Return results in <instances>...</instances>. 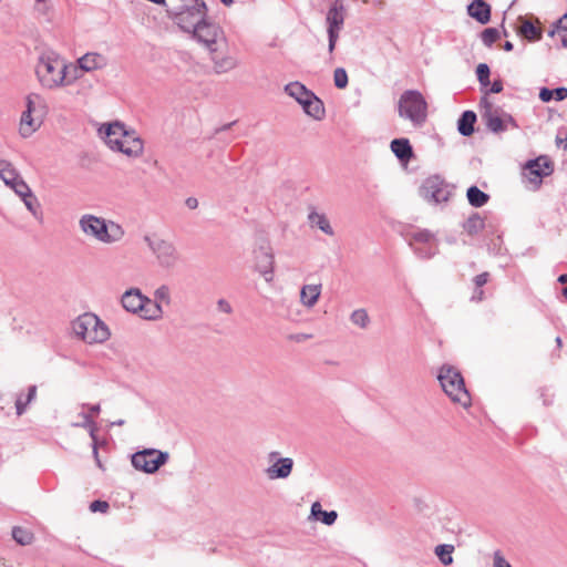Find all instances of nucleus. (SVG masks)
Listing matches in <instances>:
<instances>
[{"instance_id": "nucleus-39", "label": "nucleus", "mask_w": 567, "mask_h": 567, "mask_svg": "<svg viewBox=\"0 0 567 567\" xmlns=\"http://www.w3.org/2000/svg\"><path fill=\"white\" fill-rule=\"evenodd\" d=\"M12 537L20 545H29L33 539L32 533L22 527H14L12 529Z\"/></svg>"}, {"instance_id": "nucleus-21", "label": "nucleus", "mask_w": 567, "mask_h": 567, "mask_svg": "<svg viewBox=\"0 0 567 567\" xmlns=\"http://www.w3.org/2000/svg\"><path fill=\"white\" fill-rule=\"evenodd\" d=\"M467 14L481 24L491 20V6L485 0H473L467 6Z\"/></svg>"}, {"instance_id": "nucleus-58", "label": "nucleus", "mask_w": 567, "mask_h": 567, "mask_svg": "<svg viewBox=\"0 0 567 567\" xmlns=\"http://www.w3.org/2000/svg\"><path fill=\"white\" fill-rule=\"evenodd\" d=\"M484 297V291L477 288L472 297L473 300L481 301Z\"/></svg>"}, {"instance_id": "nucleus-37", "label": "nucleus", "mask_w": 567, "mask_h": 567, "mask_svg": "<svg viewBox=\"0 0 567 567\" xmlns=\"http://www.w3.org/2000/svg\"><path fill=\"white\" fill-rule=\"evenodd\" d=\"M79 415H80V417L84 419V422L73 423V426H81V427L89 430V433L93 441V444H96V434L95 433H96L97 427H96L95 422L93 421V417L90 414H86L84 412L80 413Z\"/></svg>"}, {"instance_id": "nucleus-26", "label": "nucleus", "mask_w": 567, "mask_h": 567, "mask_svg": "<svg viewBox=\"0 0 567 567\" xmlns=\"http://www.w3.org/2000/svg\"><path fill=\"white\" fill-rule=\"evenodd\" d=\"M285 92L293 97L299 104L302 105L303 101L308 100L312 92L309 91L303 84L300 82H291L285 86Z\"/></svg>"}, {"instance_id": "nucleus-45", "label": "nucleus", "mask_w": 567, "mask_h": 567, "mask_svg": "<svg viewBox=\"0 0 567 567\" xmlns=\"http://www.w3.org/2000/svg\"><path fill=\"white\" fill-rule=\"evenodd\" d=\"M476 75H477V80L478 82L486 86L489 84V68L487 64L485 63H481L477 65V69H476Z\"/></svg>"}, {"instance_id": "nucleus-54", "label": "nucleus", "mask_w": 567, "mask_h": 567, "mask_svg": "<svg viewBox=\"0 0 567 567\" xmlns=\"http://www.w3.org/2000/svg\"><path fill=\"white\" fill-rule=\"evenodd\" d=\"M556 28L559 30L567 31V13L564 14L557 22Z\"/></svg>"}, {"instance_id": "nucleus-29", "label": "nucleus", "mask_w": 567, "mask_h": 567, "mask_svg": "<svg viewBox=\"0 0 567 567\" xmlns=\"http://www.w3.org/2000/svg\"><path fill=\"white\" fill-rule=\"evenodd\" d=\"M476 122V114L472 111H465L458 122L457 130L463 136H471L474 132V124Z\"/></svg>"}, {"instance_id": "nucleus-4", "label": "nucleus", "mask_w": 567, "mask_h": 567, "mask_svg": "<svg viewBox=\"0 0 567 567\" xmlns=\"http://www.w3.org/2000/svg\"><path fill=\"white\" fill-rule=\"evenodd\" d=\"M24 101L25 110L21 113L18 132L22 138H29L41 127L47 104L39 93L28 94Z\"/></svg>"}, {"instance_id": "nucleus-59", "label": "nucleus", "mask_w": 567, "mask_h": 567, "mask_svg": "<svg viewBox=\"0 0 567 567\" xmlns=\"http://www.w3.org/2000/svg\"><path fill=\"white\" fill-rule=\"evenodd\" d=\"M93 455H94V457H95V460H96L97 465L101 467V462H100V460H99V452H97V446H96V444H93Z\"/></svg>"}, {"instance_id": "nucleus-60", "label": "nucleus", "mask_w": 567, "mask_h": 567, "mask_svg": "<svg viewBox=\"0 0 567 567\" xmlns=\"http://www.w3.org/2000/svg\"><path fill=\"white\" fill-rule=\"evenodd\" d=\"M503 49L505 51H512L513 50V43L511 41H506L503 45Z\"/></svg>"}, {"instance_id": "nucleus-49", "label": "nucleus", "mask_w": 567, "mask_h": 567, "mask_svg": "<svg viewBox=\"0 0 567 567\" xmlns=\"http://www.w3.org/2000/svg\"><path fill=\"white\" fill-rule=\"evenodd\" d=\"M488 278H489L488 272H482V274L475 276L474 284H475L476 288L483 287L488 281Z\"/></svg>"}, {"instance_id": "nucleus-38", "label": "nucleus", "mask_w": 567, "mask_h": 567, "mask_svg": "<svg viewBox=\"0 0 567 567\" xmlns=\"http://www.w3.org/2000/svg\"><path fill=\"white\" fill-rule=\"evenodd\" d=\"M152 302L157 303L162 309L163 305L169 306L171 305V290L167 286L163 285L158 287L154 292V299Z\"/></svg>"}, {"instance_id": "nucleus-7", "label": "nucleus", "mask_w": 567, "mask_h": 567, "mask_svg": "<svg viewBox=\"0 0 567 567\" xmlns=\"http://www.w3.org/2000/svg\"><path fill=\"white\" fill-rule=\"evenodd\" d=\"M143 240L161 268L171 270L179 264L181 255L173 241L161 238L155 234L145 235Z\"/></svg>"}, {"instance_id": "nucleus-31", "label": "nucleus", "mask_w": 567, "mask_h": 567, "mask_svg": "<svg viewBox=\"0 0 567 567\" xmlns=\"http://www.w3.org/2000/svg\"><path fill=\"white\" fill-rule=\"evenodd\" d=\"M420 245H436V240L434 235L426 230H416L412 233L411 239H410V246L415 247Z\"/></svg>"}, {"instance_id": "nucleus-56", "label": "nucleus", "mask_w": 567, "mask_h": 567, "mask_svg": "<svg viewBox=\"0 0 567 567\" xmlns=\"http://www.w3.org/2000/svg\"><path fill=\"white\" fill-rule=\"evenodd\" d=\"M185 205L189 208V209H196L198 207V200L197 198L195 197H188L186 200H185Z\"/></svg>"}, {"instance_id": "nucleus-28", "label": "nucleus", "mask_w": 567, "mask_h": 567, "mask_svg": "<svg viewBox=\"0 0 567 567\" xmlns=\"http://www.w3.org/2000/svg\"><path fill=\"white\" fill-rule=\"evenodd\" d=\"M20 177V174L16 166L8 159H0V179L9 186L16 179Z\"/></svg>"}, {"instance_id": "nucleus-22", "label": "nucleus", "mask_w": 567, "mask_h": 567, "mask_svg": "<svg viewBox=\"0 0 567 567\" xmlns=\"http://www.w3.org/2000/svg\"><path fill=\"white\" fill-rule=\"evenodd\" d=\"M321 295V285H305L300 290V302L308 309L316 306Z\"/></svg>"}, {"instance_id": "nucleus-47", "label": "nucleus", "mask_w": 567, "mask_h": 567, "mask_svg": "<svg viewBox=\"0 0 567 567\" xmlns=\"http://www.w3.org/2000/svg\"><path fill=\"white\" fill-rule=\"evenodd\" d=\"M493 567H513L501 550L493 553Z\"/></svg>"}, {"instance_id": "nucleus-46", "label": "nucleus", "mask_w": 567, "mask_h": 567, "mask_svg": "<svg viewBox=\"0 0 567 567\" xmlns=\"http://www.w3.org/2000/svg\"><path fill=\"white\" fill-rule=\"evenodd\" d=\"M33 10L40 16H48L51 10L50 0H34Z\"/></svg>"}, {"instance_id": "nucleus-23", "label": "nucleus", "mask_w": 567, "mask_h": 567, "mask_svg": "<svg viewBox=\"0 0 567 567\" xmlns=\"http://www.w3.org/2000/svg\"><path fill=\"white\" fill-rule=\"evenodd\" d=\"M338 514L336 511L326 512L322 509L320 502H315L311 505L309 519L320 520L323 524L330 526L336 523Z\"/></svg>"}, {"instance_id": "nucleus-51", "label": "nucleus", "mask_w": 567, "mask_h": 567, "mask_svg": "<svg viewBox=\"0 0 567 567\" xmlns=\"http://www.w3.org/2000/svg\"><path fill=\"white\" fill-rule=\"evenodd\" d=\"M554 92V99L556 101H563V100H566L567 99V89L566 87H557L555 90H553Z\"/></svg>"}, {"instance_id": "nucleus-50", "label": "nucleus", "mask_w": 567, "mask_h": 567, "mask_svg": "<svg viewBox=\"0 0 567 567\" xmlns=\"http://www.w3.org/2000/svg\"><path fill=\"white\" fill-rule=\"evenodd\" d=\"M217 308L219 311L224 313H230L233 311V308L230 303L225 299H219L217 302Z\"/></svg>"}, {"instance_id": "nucleus-9", "label": "nucleus", "mask_w": 567, "mask_h": 567, "mask_svg": "<svg viewBox=\"0 0 567 567\" xmlns=\"http://www.w3.org/2000/svg\"><path fill=\"white\" fill-rule=\"evenodd\" d=\"M123 308L132 313H137L146 320H157L163 316V309L152 299L142 295L137 288L125 291L122 296Z\"/></svg>"}, {"instance_id": "nucleus-25", "label": "nucleus", "mask_w": 567, "mask_h": 567, "mask_svg": "<svg viewBox=\"0 0 567 567\" xmlns=\"http://www.w3.org/2000/svg\"><path fill=\"white\" fill-rule=\"evenodd\" d=\"M302 109L309 116L316 120H321L324 115L323 103L313 93L308 100L303 101Z\"/></svg>"}, {"instance_id": "nucleus-36", "label": "nucleus", "mask_w": 567, "mask_h": 567, "mask_svg": "<svg viewBox=\"0 0 567 567\" xmlns=\"http://www.w3.org/2000/svg\"><path fill=\"white\" fill-rule=\"evenodd\" d=\"M435 555L439 557L440 561L444 565V566H449L453 563V551H454V546L453 545H447V544H443V545H437L435 547Z\"/></svg>"}, {"instance_id": "nucleus-15", "label": "nucleus", "mask_w": 567, "mask_h": 567, "mask_svg": "<svg viewBox=\"0 0 567 567\" xmlns=\"http://www.w3.org/2000/svg\"><path fill=\"white\" fill-rule=\"evenodd\" d=\"M344 7L340 0H336L332 6L330 7L328 13H327V24H328V38H329V52L332 53L336 43L339 38V32L341 31L343 23H344Z\"/></svg>"}, {"instance_id": "nucleus-34", "label": "nucleus", "mask_w": 567, "mask_h": 567, "mask_svg": "<svg viewBox=\"0 0 567 567\" xmlns=\"http://www.w3.org/2000/svg\"><path fill=\"white\" fill-rule=\"evenodd\" d=\"M463 227L468 235H475L484 228V219L475 213L466 219Z\"/></svg>"}, {"instance_id": "nucleus-35", "label": "nucleus", "mask_w": 567, "mask_h": 567, "mask_svg": "<svg viewBox=\"0 0 567 567\" xmlns=\"http://www.w3.org/2000/svg\"><path fill=\"white\" fill-rule=\"evenodd\" d=\"M519 33L529 41L539 40L542 38V31L528 20L523 21Z\"/></svg>"}, {"instance_id": "nucleus-52", "label": "nucleus", "mask_w": 567, "mask_h": 567, "mask_svg": "<svg viewBox=\"0 0 567 567\" xmlns=\"http://www.w3.org/2000/svg\"><path fill=\"white\" fill-rule=\"evenodd\" d=\"M539 99L543 101V102H549L551 99H554V92L553 90H549V89H542L540 92H539Z\"/></svg>"}, {"instance_id": "nucleus-33", "label": "nucleus", "mask_w": 567, "mask_h": 567, "mask_svg": "<svg viewBox=\"0 0 567 567\" xmlns=\"http://www.w3.org/2000/svg\"><path fill=\"white\" fill-rule=\"evenodd\" d=\"M35 395H37V386L31 385L28 389V394L25 395V398H23L22 395H19L17 398L16 409H17L18 415H22L24 413V411L27 410V406L35 399Z\"/></svg>"}, {"instance_id": "nucleus-12", "label": "nucleus", "mask_w": 567, "mask_h": 567, "mask_svg": "<svg viewBox=\"0 0 567 567\" xmlns=\"http://www.w3.org/2000/svg\"><path fill=\"white\" fill-rule=\"evenodd\" d=\"M190 38L200 48H203L204 51H207L208 49L219 44L227 39L223 28L215 22L208 21L207 19H205L202 24L194 30V32L190 34Z\"/></svg>"}, {"instance_id": "nucleus-30", "label": "nucleus", "mask_w": 567, "mask_h": 567, "mask_svg": "<svg viewBox=\"0 0 567 567\" xmlns=\"http://www.w3.org/2000/svg\"><path fill=\"white\" fill-rule=\"evenodd\" d=\"M349 319L353 326H355L362 330H367L371 324V318L368 313V310L364 308H358V309L353 310L350 313Z\"/></svg>"}, {"instance_id": "nucleus-14", "label": "nucleus", "mask_w": 567, "mask_h": 567, "mask_svg": "<svg viewBox=\"0 0 567 567\" xmlns=\"http://www.w3.org/2000/svg\"><path fill=\"white\" fill-rule=\"evenodd\" d=\"M168 454L157 450H144L132 456V464L136 470L154 473L166 463Z\"/></svg>"}, {"instance_id": "nucleus-6", "label": "nucleus", "mask_w": 567, "mask_h": 567, "mask_svg": "<svg viewBox=\"0 0 567 567\" xmlns=\"http://www.w3.org/2000/svg\"><path fill=\"white\" fill-rule=\"evenodd\" d=\"M73 332L84 342L102 343L110 337L107 326L95 315L84 313L72 322Z\"/></svg>"}, {"instance_id": "nucleus-43", "label": "nucleus", "mask_w": 567, "mask_h": 567, "mask_svg": "<svg viewBox=\"0 0 567 567\" xmlns=\"http://www.w3.org/2000/svg\"><path fill=\"white\" fill-rule=\"evenodd\" d=\"M412 248L414 252L423 259H429L437 252V245H420Z\"/></svg>"}, {"instance_id": "nucleus-32", "label": "nucleus", "mask_w": 567, "mask_h": 567, "mask_svg": "<svg viewBox=\"0 0 567 567\" xmlns=\"http://www.w3.org/2000/svg\"><path fill=\"white\" fill-rule=\"evenodd\" d=\"M466 196H467V200L468 203L473 206V207H482L484 206L488 199H489V196L482 192L478 187L476 186H471L468 189H467V193H466Z\"/></svg>"}, {"instance_id": "nucleus-8", "label": "nucleus", "mask_w": 567, "mask_h": 567, "mask_svg": "<svg viewBox=\"0 0 567 567\" xmlns=\"http://www.w3.org/2000/svg\"><path fill=\"white\" fill-rule=\"evenodd\" d=\"M398 112L413 125L421 126L426 121L427 103L419 91L408 90L400 96Z\"/></svg>"}, {"instance_id": "nucleus-48", "label": "nucleus", "mask_w": 567, "mask_h": 567, "mask_svg": "<svg viewBox=\"0 0 567 567\" xmlns=\"http://www.w3.org/2000/svg\"><path fill=\"white\" fill-rule=\"evenodd\" d=\"M109 503L104 501H94L90 504V511L93 513L101 512L106 513L109 509Z\"/></svg>"}, {"instance_id": "nucleus-53", "label": "nucleus", "mask_w": 567, "mask_h": 567, "mask_svg": "<svg viewBox=\"0 0 567 567\" xmlns=\"http://www.w3.org/2000/svg\"><path fill=\"white\" fill-rule=\"evenodd\" d=\"M312 338V334L308 333H297L290 337L291 340L296 342H303Z\"/></svg>"}, {"instance_id": "nucleus-41", "label": "nucleus", "mask_w": 567, "mask_h": 567, "mask_svg": "<svg viewBox=\"0 0 567 567\" xmlns=\"http://www.w3.org/2000/svg\"><path fill=\"white\" fill-rule=\"evenodd\" d=\"M501 37V33L495 28H487L481 33L482 42L491 48Z\"/></svg>"}, {"instance_id": "nucleus-27", "label": "nucleus", "mask_w": 567, "mask_h": 567, "mask_svg": "<svg viewBox=\"0 0 567 567\" xmlns=\"http://www.w3.org/2000/svg\"><path fill=\"white\" fill-rule=\"evenodd\" d=\"M308 220L311 227H317L326 235L333 236V228L331 227L330 221L324 214L311 212L308 215Z\"/></svg>"}, {"instance_id": "nucleus-13", "label": "nucleus", "mask_w": 567, "mask_h": 567, "mask_svg": "<svg viewBox=\"0 0 567 567\" xmlns=\"http://www.w3.org/2000/svg\"><path fill=\"white\" fill-rule=\"evenodd\" d=\"M553 171V162L547 156H539L526 163L523 175L533 185L534 189H537L543 178L549 176Z\"/></svg>"}, {"instance_id": "nucleus-5", "label": "nucleus", "mask_w": 567, "mask_h": 567, "mask_svg": "<svg viewBox=\"0 0 567 567\" xmlns=\"http://www.w3.org/2000/svg\"><path fill=\"white\" fill-rule=\"evenodd\" d=\"M437 379L444 393L454 402L466 408L471 405V396L465 388L462 374L451 365H443Z\"/></svg>"}, {"instance_id": "nucleus-11", "label": "nucleus", "mask_w": 567, "mask_h": 567, "mask_svg": "<svg viewBox=\"0 0 567 567\" xmlns=\"http://www.w3.org/2000/svg\"><path fill=\"white\" fill-rule=\"evenodd\" d=\"M169 18L186 33L192 34L206 19L207 8L204 1H194L176 11L167 10Z\"/></svg>"}, {"instance_id": "nucleus-62", "label": "nucleus", "mask_w": 567, "mask_h": 567, "mask_svg": "<svg viewBox=\"0 0 567 567\" xmlns=\"http://www.w3.org/2000/svg\"><path fill=\"white\" fill-rule=\"evenodd\" d=\"M124 423H125V421H124V420H117V421L112 422V423H111V425H113V426H115V425H116V426H121V425H123Z\"/></svg>"}, {"instance_id": "nucleus-19", "label": "nucleus", "mask_w": 567, "mask_h": 567, "mask_svg": "<svg viewBox=\"0 0 567 567\" xmlns=\"http://www.w3.org/2000/svg\"><path fill=\"white\" fill-rule=\"evenodd\" d=\"M482 117L485 120L488 130H491L494 133L505 131L508 124H513L514 126H516L513 117L509 114L502 112L499 110H494L492 109V106L486 107Z\"/></svg>"}, {"instance_id": "nucleus-61", "label": "nucleus", "mask_w": 567, "mask_h": 567, "mask_svg": "<svg viewBox=\"0 0 567 567\" xmlns=\"http://www.w3.org/2000/svg\"><path fill=\"white\" fill-rule=\"evenodd\" d=\"M558 281H559L560 284H567V275H566V274L560 275V276L558 277Z\"/></svg>"}, {"instance_id": "nucleus-18", "label": "nucleus", "mask_w": 567, "mask_h": 567, "mask_svg": "<svg viewBox=\"0 0 567 567\" xmlns=\"http://www.w3.org/2000/svg\"><path fill=\"white\" fill-rule=\"evenodd\" d=\"M254 269L266 282L274 280V254L269 246L262 245L254 250Z\"/></svg>"}, {"instance_id": "nucleus-10", "label": "nucleus", "mask_w": 567, "mask_h": 567, "mask_svg": "<svg viewBox=\"0 0 567 567\" xmlns=\"http://www.w3.org/2000/svg\"><path fill=\"white\" fill-rule=\"evenodd\" d=\"M215 75L230 73L239 68L237 53L229 47L228 39L205 51Z\"/></svg>"}, {"instance_id": "nucleus-2", "label": "nucleus", "mask_w": 567, "mask_h": 567, "mask_svg": "<svg viewBox=\"0 0 567 567\" xmlns=\"http://www.w3.org/2000/svg\"><path fill=\"white\" fill-rule=\"evenodd\" d=\"M81 233L100 244L111 246L123 240L125 230L113 219H106L94 214H83L79 218Z\"/></svg>"}, {"instance_id": "nucleus-20", "label": "nucleus", "mask_w": 567, "mask_h": 567, "mask_svg": "<svg viewBox=\"0 0 567 567\" xmlns=\"http://www.w3.org/2000/svg\"><path fill=\"white\" fill-rule=\"evenodd\" d=\"M78 65L85 72L101 70L107 65V59L97 52H89L78 59Z\"/></svg>"}, {"instance_id": "nucleus-16", "label": "nucleus", "mask_w": 567, "mask_h": 567, "mask_svg": "<svg viewBox=\"0 0 567 567\" xmlns=\"http://www.w3.org/2000/svg\"><path fill=\"white\" fill-rule=\"evenodd\" d=\"M421 193L425 200L434 204L447 202L451 196L449 186L437 176L427 178L421 187Z\"/></svg>"}, {"instance_id": "nucleus-64", "label": "nucleus", "mask_w": 567, "mask_h": 567, "mask_svg": "<svg viewBox=\"0 0 567 567\" xmlns=\"http://www.w3.org/2000/svg\"><path fill=\"white\" fill-rule=\"evenodd\" d=\"M563 296L567 299V287H565L561 291Z\"/></svg>"}, {"instance_id": "nucleus-44", "label": "nucleus", "mask_w": 567, "mask_h": 567, "mask_svg": "<svg viewBox=\"0 0 567 567\" xmlns=\"http://www.w3.org/2000/svg\"><path fill=\"white\" fill-rule=\"evenodd\" d=\"M334 85L338 89H344L348 85V74L343 68H337L333 72Z\"/></svg>"}, {"instance_id": "nucleus-3", "label": "nucleus", "mask_w": 567, "mask_h": 567, "mask_svg": "<svg viewBox=\"0 0 567 567\" xmlns=\"http://www.w3.org/2000/svg\"><path fill=\"white\" fill-rule=\"evenodd\" d=\"M68 69L64 59L54 53H44L38 60L35 74L43 89L55 90L72 83L66 76Z\"/></svg>"}, {"instance_id": "nucleus-40", "label": "nucleus", "mask_w": 567, "mask_h": 567, "mask_svg": "<svg viewBox=\"0 0 567 567\" xmlns=\"http://www.w3.org/2000/svg\"><path fill=\"white\" fill-rule=\"evenodd\" d=\"M23 204L25 205L27 209L35 217L38 218L40 214V204L35 195L32 193L27 194L25 197L21 198Z\"/></svg>"}, {"instance_id": "nucleus-63", "label": "nucleus", "mask_w": 567, "mask_h": 567, "mask_svg": "<svg viewBox=\"0 0 567 567\" xmlns=\"http://www.w3.org/2000/svg\"><path fill=\"white\" fill-rule=\"evenodd\" d=\"M561 44H563V47H564V48H566V49H567V37H564V38L561 39Z\"/></svg>"}, {"instance_id": "nucleus-57", "label": "nucleus", "mask_w": 567, "mask_h": 567, "mask_svg": "<svg viewBox=\"0 0 567 567\" xmlns=\"http://www.w3.org/2000/svg\"><path fill=\"white\" fill-rule=\"evenodd\" d=\"M83 406H87L89 409V414L92 416V415H96L100 413L101 411V405L100 404H93V405H85L83 404Z\"/></svg>"}, {"instance_id": "nucleus-55", "label": "nucleus", "mask_w": 567, "mask_h": 567, "mask_svg": "<svg viewBox=\"0 0 567 567\" xmlns=\"http://www.w3.org/2000/svg\"><path fill=\"white\" fill-rule=\"evenodd\" d=\"M503 91V83L502 81L499 80H495L493 83H492V86H491V92L492 93H499Z\"/></svg>"}, {"instance_id": "nucleus-42", "label": "nucleus", "mask_w": 567, "mask_h": 567, "mask_svg": "<svg viewBox=\"0 0 567 567\" xmlns=\"http://www.w3.org/2000/svg\"><path fill=\"white\" fill-rule=\"evenodd\" d=\"M9 187L20 197H25L27 194L32 193L29 185L24 182V179L20 176L18 179H16L12 184L9 185Z\"/></svg>"}, {"instance_id": "nucleus-17", "label": "nucleus", "mask_w": 567, "mask_h": 567, "mask_svg": "<svg viewBox=\"0 0 567 567\" xmlns=\"http://www.w3.org/2000/svg\"><path fill=\"white\" fill-rule=\"evenodd\" d=\"M269 466L265 470V474L269 480L288 478L293 468V460L291 457H280V453L272 451L268 454Z\"/></svg>"}, {"instance_id": "nucleus-24", "label": "nucleus", "mask_w": 567, "mask_h": 567, "mask_svg": "<svg viewBox=\"0 0 567 567\" xmlns=\"http://www.w3.org/2000/svg\"><path fill=\"white\" fill-rule=\"evenodd\" d=\"M391 151L402 162H408L413 156V151L406 138H395L391 142Z\"/></svg>"}, {"instance_id": "nucleus-1", "label": "nucleus", "mask_w": 567, "mask_h": 567, "mask_svg": "<svg viewBox=\"0 0 567 567\" xmlns=\"http://www.w3.org/2000/svg\"><path fill=\"white\" fill-rule=\"evenodd\" d=\"M105 144L114 152L127 157H140L144 151V143L134 130H127L123 123L114 122L103 125L99 130Z\"/></svg>"}]
</instances>
